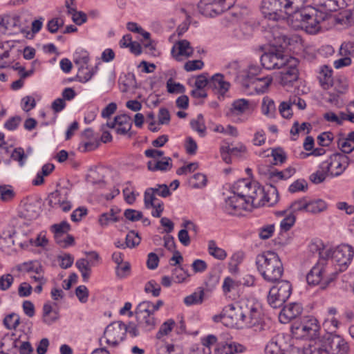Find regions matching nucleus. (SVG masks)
<instances>
[{
  "instance_id": "1",
  "label": "nucleus",
  "mask_w": 354,
  "mask_h": 354,
  "mask_svg": "<svg viewBox=\"0 0 354 354\" xmlns=\"http://www.w3.org/2000/svg\"><path fill=\"white\" fill-rule=\"evenodd\" d=\"M256 265L258 271L264 280L274 283L281 277L283 272V264L278 254L268 251L260 254L256 257Z\"/></svg>"
},
{
  "instance_id": "2",
  "label": "nucleus",
  "mask_w": 354,
  "mask_h": 354,
  "mask_svg": "<svg viewBox=\"0 0 354 354\" xmlns=\"http://www.w3.org/2000/svg\"><path fill=\"white\" fill-rule=\"evenodd\" d=\"M232 194H236L245 201H248L252 207H258L265 204L266 194L263 188L257 183L241 179L232 187ZM270 202V199L266 200Z\"/></svg>"
},
{
  "instance_id": "3",
  "label": "nucleus",
  "mask_w": 354,
  "mask_h": 354,
  "mask_svg": "<svg viewBox=\"0 0 354 354\" xmlns=\"http://www.w3.org/2000/svg\"><path fill=\"white\" fill-rule=\"evenodd\" d=\"M326 19V14L319 12L315 8L303 10L295 12L289 18L288 21L295 29H301L309 34H315L320 30L319 24Z\"/></svg>"
},
{
  "instance_id": "4",
  "label": "nucleus",
  "mask_w": 354,
  "mask_h": 354,
  "mask_svg": "<svg viewBox=\"0 0 354 354\" xmlns=\"http://www.w3.org/2000/svg\"><path fill=\"white\" fill-rule=\"evenodd\" d=\"M319 342V344L310 346V354H321L322 352L327 354H346L349 351L348 343L336 334L326 333Z\"/></svg>"
},
{
  "instance_id": "5",
  "label": "nucleus",
  "mask_w": 354,
  "mask_h": 354,
  "mask_svg": "<svg viewBox=\"0 0 354 354\" xmlns=\"http://www.w3.org/2000/svg\"><path fill=\"white\" fill-rule=\"evenodd\" d=\"M241 300L243 313V324L250 328H255V330L263 329V313L261 304L254 299L242 298Z\"/></svg>"
},
{
  "instance_id": "6",
  "label": "nucleus",
  "mask_w": 354,
  "mask_h": 354,
  "mask_svg": "<svg viewBox=\"0 0 354 354\" xmlns=\"http://www.w3.org/2000/svg\"><path fill=\"white\" fill-rule=\"evenodd\" d=\"M319 328L316 318L306 316L294 320L290 330L296 339H315L319 336Z\"/></svg>"
},
{
  "instance_id": "7",
  "label": "nucleus",
  "mask_w": 354,
  "mask_h": 354,
  "mask_svg": "<svg viewBox=\"0 0 354 354\" xmlns=\"http://www.w3.org/2000/svg\"><path fill=\"white\" fill-rule=\"evenodd\" d=\"M241 308V300L234 304L226 306L221 314L215 315L213 320L215 322H221L229 327L237 326L243 324V313L239 310Z\"/></svg>"
},
{
  "instance_id": "8",
  "label": "nucleus",
  "mask_w": 354,
  "mask_h": 354,
  "mask_svg": "<svg viewBox=\"0 0 354 354\" xmlns=\"http://www.w3.org/2000/svg\"><path fill=\"white\" fill-rule=\"evenodd\" d=\"M292 293V286L288 281H279L270 288L268 295V302L273 308L281 307L290 297Z\"/></svg>"
},
{
  "instance_id": "9",
  "label": "nucleus",
  "mask_w": 354,
  "mask_h": 354,
  "mask_svg": "<svg viewBox=\"0 0 354 354\" xmlns=\"http://www.w3.org/2000/svg\"><path fill=\"white\" fill-rule=\"evenodd\" d=\"M328 263L317 262L306 274V281L309 285H317L322 282L328 285L335 277L337 273L329 272Z\"/></svg>"
},
{
  "instance_id": "10",
  "label": "nucleus",
  "mask_w": 354,
  "mask_h": 354,
  "mask_svg": "<svg viewBox=\"0 0 354 354\" xmlns=\"http://www.w3.org/2000/svg\"><path fill=\"white\" fill-rule=\"evenodd\" d=\"M235 3V0H200L198 9L202 15L213 17L228 10Z\"/></svg>"
},
{
  "instance_id": "11",
  "label": "nucleus",
  "mask_w": 354,
  "mask_h": 354,
  "mask_svg": "<svg viewBox=\"0 0 354 354\" xmlns=\"http://www.w3.org/2000/svg\"><path fill=\"white\" fill-rule=\"evenodd\" d=\"M285 1L286 0H262L261 10L264 17L273 21L288 19Z\"/></svg>"
},
{
  "instance_id": "12",
  "label": "nucleus",
  "mask_w": 354,
  "mask_h": 354,
  "mask_svg": "<svg viewBox=\"0 0 354 354\" xmlns=\"http://www.w3.org/2000/svg\"><path fill=\"white\" fill-rule=\"evenodd\" d=\"M253 110L254 106L250 101L241 98L232 102L226 115L236 123L244 122L248 120Z\"/></svg>"
},
{
  "instance_id": "13",
  "label": "nucleus",
  "mask_w": 354,
  "mask_h": 354,
  "mask_svg": "<svg viewBox=\"0 0 354 354\" xmlns=\"http://www.w3.org/2000/svg\"><path fill=\"white\" fill-rule=\"evenodd\" d=\"M71 190L66 187H59L50 193L48 196V205L55 209H61L67 212L72 208V203L70 198Z\"/></svg>"
},
{
  "instance_id": "14",
  "label": "nucleus",
  "mask_w": 354,
  "mask_h": 354,
  "mask_svg": "<svg viewBox=\"0 0 354 354\" xmlns=\"http://www.w3.org/2000/svg\"><path fill=\"white\" fill-rule=\"evenodd\" d=\"M324 168L328 171L333 177L339 176L344 173L350 165L351 160L347 155L335 153L329 158L324 161Z\"/></svg>"
},
{
  "instance_id": "15",
  "label": "nucleus",
  "mask_w": 354,
  "mask_h": 354,
  "mask_svg": "<svg viewBox=\"0 0 354 354\" xmlns=\"http://www.w3.org/2000/svg\"><path fill=\"white\" fill-rule=\"evenodd\" d=\"M353 256V248L348 244H342L336 248L332 249L328 260L330 261L331 264L336 263L339 266V271H342L351 263Z\"/></svg>"
},
{
  "instance_id": "16",
  "label": "nucleus",
  "mask_w": 354,
  "mask_h": 354,
  "mask_svg": "<svg viewBox=\"0 0 354 354\" xmlns=\"http://www.w3.org/2000/svg\"><path fill=\"white\" fill-rule=\"evenodd\" d=\"M127 332V326L121 322H113L108 325L104 332L103 338L106 344L116 346L122 342Z\"/></svg>"
},
{
  "instance_id": "17",
  "label": "nucleus",
  "mask_w": 354,
  "mask_h": 354,
  "mask_svg": "<svg viewBox=\"0 0 354 354\" xmlns=\"http://www.w3.org/2000/svg\"><path fill=\"white\" fill-rule=\"evenodd\" d=\"M291 57L285 55L279 50H270L261 57V63L268 70L280 69L285 66Z\"/></svg>"
},
{
  "instance_id": "18",
  "label": "nucleus",
  "mask_w": 354,
  "mask_h": 354,
  "mask_svg": "<svg viewBox=\"0 0 354 354\" xmlns=\"http://www.w3.org/2000/svg\"><path fill=\"white\" fill-rule=\"evenodd\" d=\"M248 201H245L236 194H232L231 196L225 198L223 205V211L230 215H239L241 210L250 211L253 209Z\"/></svg>"
},
{
  "instance_id": "19",
  "label": "nucleus",
  "mask_w": 354,
  "mask_h": 354,
  "mask_svg": "<svg viewBox=\"0 0 354 354\" xmlns=\"http://www.w3.org/2000/svg\"><path fill=\"white\" fill-rule=\"evenodd\" d=\"M299 61L295 57H290L289 62L283 66L280 72V84L286 86L297 80L299 71L297 66Z\"/></svg>"
},
{
  "instance_id": "20",
  "label": "nucleus",
  "mask_w": 354,
  "mask_h": 354,
  "mask_svg": "<svg viewBox=\"0 0 354 354\" xmlns=\"http://www.w3.org/2000/svg\"><path fill=\"white\" fill-rule=\"evenodd\" d=\"M153 314V313L147 309L144 305L139 304L136 307V315L138 325L145 331H151L156 326L157 321Z\"/></svg>"
},
{
  "instance_id": "21",
  "label": "nucleus",
  "mask_w": 354,
  "mask_h": 354,
  "mask_svg": "<svg viewBox=\"0 0 354 354\" xmlns=\"http://www.w3.org/2000/svg\"><path fill=\"white\" fill-rule=\"evenodd\" d=\"M308 251L315 258H319L318 262L326 263L329 259L332 252V248H326L323 241L320 239L313 240L308 245Z\"/></svg>"
},
{
  "instance_id": "22",
  "label": "nucleus",
  "mask_w": 354,
  "mask_h": 354,
  "mask_svg": "<svg viewBox=\"0 0 354 354\" xmlns=\"http://www.w3.org/2000/svg\"><path fill=\"white\" fill-rule=\"evenodd\" d=\"M316 10L326 14V17L332 12L346 6L344 0H313Z\"/></svg>"
},
{
  "instance_id": "23",
  "label": "nucleus",
  "mask_w": 354,
  "mask_h": 354,
  "mask_svg": "<svg viewBox=\"0 0 354 354\" xmlns=\"http://www.w3.org/2000/svg\"><path fill=\"white\" fill-rule=\"evenodd\" d=\"M303 311V308L300 304L292 303L283 308L279 315V319L281 323L286 324L291 320L298 319Z\"/></svg>"
},
{
  "instance_id": "24",
  "label": "nucleus",
  "mask_w": 354,
  "mask_h": 354,
  "mask_svg": "<svg viewBox=\"0 0 354 354\" xmlns=\"http://www.w3.org/2000/svg\"><path fill=\"white\" fill-rule=\"evenodd\" d=\"M194 52L193 48L191 46L190 43L185 39L178 41L171 49V54L176 60H180V57L184 56L189 57L192 55Z\"/></svg>"
},
{
  "instance_id": "25",
  "label": "nucleus",
  "mask_w": 354,
  "mask_h": 354,
  "mask_svg": "<svg viewBox=\"0 0 354 354\" xmlns=\"http://www.w3.org/2000/svg\"><path fill=\"white\" fill-rule=\"evenodd\" d=\"M270 77H256L248 82H243L244 86L254 90L257 93H263L272 82Z\"/></svg>"
},
{
  "instance_id": "26",
  "label": "nucleus",
  "mask_w": 354,
  "mask_h": 354,
  "mask_svg": "<svg viewBox=\"0 0 354 354\" xmlns=\"http://www.w3.org/2000/svg\"><path fill=\"white\" fill-rule=\"evenodd\" d=\"M245 347L234 342H220L218 343L216 351L218 354H234L243 353Z\"/></svg>"
},
{
  "instance_id": "27",
  "label": "nucleus",
  "mask_w": 354,
  "mask_h": 354,
  "mask_svg": "<svg viewBox=\"0 0 354 354\" xmlns=\"http://www.w3.org/2000/svg\"><path fill=\"white\" fill-rule=\"evenodd\" d=\"M230 86V83L224 80V77L221 73H216L209 79V88L221 95L228 91Z\"/></svg>"
},
{
  "instance_id": "28",
  "label": "nucleus",
  "mask_w": 354,
  "mask_h": 354,
  "mask_svg": "<svg viewBox=\"0 0 354 354\" xmlns=\"http://www.w3.org/2000/svg\"><path fill=\"white\" fill-rule=\"evenodd\" d=\"M284 340L281 335H277L272 337L265 348L266 354H283Z\"/></svg>"
},
{
  "instance_id": "29",
  "label": "nucleus",
  "mask_w": 354,
  "mask_h": 354,
  "mask_svg": "<svg viewBox=\"0 0 354 354\" xmlns=\"http://www.w3.org/2000/svg\"><path fill=\"white\" fill-rule=\"evenodd\" d=\"M13 337L14 335L5 336L1 345L8 344V342H11L13 347H19L20 354H30L32 352V347L28 342H21L17 339H14Z\"/></svg>"
},
{
  "instance_id": "30",
  "label": "nucleus",
  "mask_w": 354,
  "mask_h": 354,
  "mask_svg": "<svg viewBox=\"0 0 354 354\" xmlns=\"http://www.w3.org/2000/svg\"><path fill=\"white\" fill-rule=\"evenodd\" d=\"M307 214H318L326 211L328 208L326 202L320 198L310 199L307 197Z\"/></svg>"
},
{
  "instance_id": "31",
  "label": "nucleus",
  "mask_w": 354,
  "mask_h": 354,
  "mask_svg": "<svg viewBox=\"0 0 354 354\" xmlns=\"http://www.w3.org/2000/svg\"><path fill=\"white\" fill-rule=\"evenodd\" d=\"M333 70L327 66H323L318 76L321 86L325 89L328 90L330 88L331 85L333 84Z\"/></svg>"
},
{
  "instance_id": "32",
  "label": "nucleus",
  "mask_w": 354,
  "mask_h": 354,
  "mask_svg": "<svg viewBox=\"0 0 354 354\" xmlns=\"http://www.w3.org/2000/svg\"><path fill=\"white\" fill-rule=\"evenodd\" d=\"M148 169L152 171H169L172 167V160L169 157H164L161 160L149 161L147 162Z\"/></svg>"
},
{
  "instance_id": "33",
  "label": "nucleus",
  "mask_w": 354,
  "mask_h": 354,
  "mask_svg": "<svg viewBox=\"0 0 354 354\" xmlns=\"http://www.w3.org/2000/svg\"><path fill=\"white\" fill-rule=\"evenodd\" d=\"M115 122L118 123L116 132L119 134L124 135L131 129V119L126 114L115 116Z\"/></svg>"
},
{
  "instance_id": "34",
  "label": "nucleus",
  "mask_w": 354,
  "mask_h": 354,
  "mask_svg": "<svg viewBox=\"0 0 354 354\" xmlns=\"http://www.w3.org/2000/svg\"><path fill=\"white\" fill-rule=\"evenodd\" d=\"M42 266L37 261H29L16 266V269L21 272L39 273Z\"/></svg>"
},
{
  "instance_id": "35",
  "label": "nucleus",
  "mask_w": 354,
  "mask_h": 354,
  "mask_svg": "<svg viewBox=\"0 0 354 354\" xmlns=\"http://www.w3.org/2000/svg\"><path fill=\"white\" fill-rule=\"evenodd\" d=\"M59 318L58 313L54 310L49 303L44 304L43 306L42 320L47 325H50Z\"/></svg>"
},
{
  "instance_id": "36",
  "label": "nucleus",
  "mask_w": 354,
  "mask_h": 354,
  "mask_svg": "<svg viewBox=\"0 0 354 354\" xmlns=\"http://www.w3.org/2000/svg\"><path fill=\"white\" fill-rule=\"evenodd\" d=\"M307 197H301L290 203L288 207L290 212L296 215L298 214L307 213Z\"/></svg>"
},
{
  "instance_id": "37",
  "label": "nucleus",
  "mask_w": 354,
  "mask_h": 354,
  "mask_svg": "<svg viewBox=\"0 0 354 354\" xmlns=\"http://www.w3.org/2000/svg\"><path fill=\"white\" fill-rule=\"evenodd\" d=\"M90 60L88 53L81 50L75 52L73 55V62L78 66V68L88 69V64Z\"/></svg>"
},
{
  "instance_id": "38",
  "label": "nucleus",
  "mask_w": 354,
  "mask_h": 354,
  "mask_svg": "<svg viewBox=\"0 0 354 354\" xmlns=\"http://www.w3.org/2000/svg\"><path fill=\"white\" fill-rule=\"evenodd\" d=\"M20 215L24 218L32 221L36 219L39 215V210L38 207L32 204L28 203L24 205L23 210L21 211Z\"/></svg>"
},
{
  "instance_id": "39",
  "label": "nucleus",
  "mask_w": 354,
  "mask_h": 354,
  "mask_svg": "<svg viewBox=\"0 0 354 354\" xmlns=\"http://www.w3.org/2000/svg\"><path fill=\"white\" fill-rule=\"evenodd\" d=\"M307 0H286V10L288 11V19L295 12H301L299 10L304 6Z\"/></svg>"
},
{
  "instance_id": "40",
  "label": "nucleus",
  "mask_w": 354,
  "mask_h": 354,
  "mask_svg": "<svg viewBox=\"0 0 354 354\" xmlns=\"http://www.w3.org/2000/svg\"><path fill=\"white\" fill-rule=\"evenodd\" d=\"M261 111L263 115L274 118L277 112L274 100L268 97H264L262 102Z\"/></svg>"
},
{
  "instance_id": "41",
  "label": "nucleus",
  "mask_w": 354,
  "mask_h": 354,
  "mask_svg": "<svg viewBox=\"0 0 354 354\" xmlns=\"http://www.w3.org/2000/svg\"><path fill=\"white\" fill-rule=\"evenodd\" d=\"M336 22L345 27L354 25V13L351 10H344L336 18Z\"/></svg>"
},
{
  "instance_id": "42",
  "label": "nucleus",
  "mask_w": 354,
  "mask_h": 354,
  "mask_svg": "<svg viewBox=\"0 0 354 354\" xmlns=\"http://www.w3.org/2000/svg\"><path fill=\"white\" fill-rule=\"evenodd\" d=\"M261 68L257 64H251L248 66L247 69L242 71V78L243 82H248L254 78L261 72Z\"/></svg>"
},
{
  "instance_id": "43",
  "label": "nucleus",
  "mask_w": 354,
  "mask_h": 354,
  "mask_svg": "<svg viewBox=\"0 0 354 354\" xmlns=\"http://www.w3.org/2000/svg\"><path fill=\"white\" fill-rule=\"evenodd\" d=\"M208 252L211 256L218 260H223L227 257L226 252L223 249L218 248L214 240L208 241Z\"/></svg>"
},
{
  "instance_id": "44",
  "label": "nucleus",
  "mask_w": 354,
  "mask_h": 354,
  "mask_svg": "<svg viewBox=\"0 0 354 354\" xmlns=\"http://www.w3.org/2000/svg\"><path fill=\"white\" fill-rule=\"evenodd\" d=\"M116 214L117 212L113 208L111 209L109 212L102 214L98 220L100 225L102 227H105L111 223L118 221L119 218L117 216Z\"/></svg>"
},
{
  "instance_id": "45",
  "label": "nucleus",
  "mask_w": 354,
  "mask_h": 354,
  "mask_svg": "<svg viewBox=\"0 0 354 354\" xmlns=\"http://www.w3.org/2000/svg\"><path fill=\"white\" fill-rule=\"evenodd\" d=\"M324 162H322L319 167V169L310 176V180L314 184H319L324 182L329 174L328 171L324 168Z\"/></svg>"
},
{
  "instance_id": "46",
  "label": "nucleus",
  "mask_w": 354,
  "mask_h": 354,
  "mask_svg": "<svg viewBox=\"0 0 354 354\" xmlns=\"http://www.w3.org/2000/svg\"><path fill=\"white\" fill-rule=\"evenodd\" d=\"M204 297V290L200 289L197 292L185 297L184 298V303L185 305L189 306L192 305H197L202 304Z\"/></svg>"
},
{
  "instance_id": "47",
  "label": "nucleus",
  "mask_w": 354,
  "mask_h": 354,
  "mask_svg": "<svg viewBox=\"0 0 354 354\" xmlns=\"http://www.w3.org/2000/svg\"><path fill=\"white\" fill-rule=\"evenodd\" d=\"M75 266L81 272L83 280L86 281L91 274L89 261L86 259H80L76 261Z\"/></svg>"
},
{
  "instance_id": "48",
  "label": "nucleus",
  "mask_w": 354,
  "mask_h": 354,
  "mask_svg": "<svg viewBox=\"0 0 354 354\" xmlns=\"http://www.w3.org/2000/svg\"><path fill=\"white\" fill-rule=\"evenodd\" d=\"M3 323L6 328L15 329L19 325L20 317L17 314L12 313L5 317Z\"/></svg>"
},
{
  "instance_id": "49",
  "label": "nucleus",
  "mask_w": 354,
  "mask_h": 354,
  "mask_svg": "<svg viewBox=\"0 0 354 354\" xmlns=\"http://www.w3.org/2000/svg\"><path fill=\"white\" fill-rule=\"evenodd\" d=\"M16 234V231L15 230H11L8 232H3V237L0 239V245L1 250L7 253H9V251L6 250L3 245V242L8 244V247H10L12 245H15V241L14 239V236Z\"/></svg>"
},
{
  "instance_id": "50",
  "label": "nucleus",
  "mask_w": 354,
  "mask_h": 354,
  "mask_svg": "<svg viewBox=\"0 0 354 354\" xmlns=\"http://www.w3.org/2000/svg\"><path fill=\"white\" fill-rule=\"evenodd\" d=\"M15 196V193L11 185H0V198L3 202L12 201Z\"/></svg>"
},
{
  "instance_id": "51",
  "label": "nucleus",
  "mask_w": 354,
  "mask_h": 354,
  "mask_svg": "<svg viewBox=\"0 0 354 354\" xmlns=\"http://www.w3.org/2000/svg\"><path fill=\"white\" fill-rule=\"evenodd\" d=\"M337 147L342 152V154L346 155L354 151V144L351 140H348L346 136L345 138H339L337 141Z\"/></svg>"
},
{
  "instance_id": "52",
  "label": "nucleus",
  "mask_w": 354,
  "mask_h": 354,
  "mask_svg": "<svg viewBox=\"0 0 354 354\" xmlns=\"http://www.w3.org/2000/svg\"><path fill=\"white\" fill-rule=\"evenodd\" d=\"M206 183V176L201 173L194 174L189 181L190 186L193 188H201L205 186Z\"/></svg>"
},
{
  "instance_id": "53",
  "label": "nucleus",
  "mask_w": 354,
  "mask_h": 354,
  "mask_svg": "<svg viewBox=\"0 0 354 354\" xmlns=\"http://www.w3.org/2000/svg\"><path fill=\"white\" fill-rule=\"evenodd\" d=\"M157 198L154 195V190L152 188H147L144 194V204L147 209H150L154 204L157 203Z\"/></svg>"
},
{
  "instance_id": "54",
  "label": "nucleus",
  "mask_w": 354,
  "mask_h": 354,
  "mask_svg": "<svg viewBox=\"0 0 354 354\" xmlns=\"http://www.w3.org/2000/svg\"><path fill=\"white\" fill-rule=\"evenodd\" d=\"M140 237L138 233L133 230L130 231L126 236L125 242L127 248H134L140 243Z\"/></svg>"
},
{
  "instance_id": "55",
  "label": "nucleus",
  "mask_w": 354,
  "mask_h": 354,
  "mask_svg": "<svg viewBox=\"0 0 354 354\" xmlns=\"http://www.w3.org/2000/svg\"><path fill=\"white\" fill-rule=\"evenodd\" d=\"M189 277H191V274L180 266L176 267L172 270V277L178 283L184 281Z\"/></svg>"
},
{
  "instance_id": "56",
  "label": "nucleus",
  "mask_w": 354,
  "mask_h": 354,
  "mask_svg": "<svg viewBox=\"0 0 354 354\" xmlns=\"http://www.w3.org/2000/svg\"><path fill=\"white\" fill-rule=\"evenodd\" d=\"M167 89L169 93H183L185 91V86L180 83L174 82L172 78L167 80Z\"/></svg>"
},
{
  "instance_id": "57",
  "label": "nucleus",
  "mask_w": 354,
  "mask_h": 354,
  "mask_svg": "<svg viewBox=\"0 0 354 354\" xmlns=\"http://www.w3.org/2000/svg\"><path fill=\"white\" fill-rule=\"evenodd\" d=\"M190 125L194 131H196L201 134H203L205 131V126L204 124V118L202 114L198 115L196 119L192 120Z\"/></svg>"
},
{
  "instance_id": "58",
  "label": "nucleus",
  "mask_w": 354,
  "mask_h": 354,
  "mask_svg": "<svg viewBox=\"0 0 354 354\" xmlns=\"http://www.w3.org/2000/svg\"><path fill=\"white\" fill-rule=\"evenodd\" d=\"M54 234H66L70 230L71 227L67 221H62L60 223L54 224L50 227Z\"/></svg>"
},
{
  "instance_id": "59",
  "label": "nucleus",
  "mask_w": 354,
  "mask_h": 354,
  "mask_svg": "<svg viewBox=\"0 0 354 354\" xmlns=\"http://www.w3.org/2000/svg\"><path fill=\"white\" fill-rule=\"evenodd\" d=\"M308 189V183L304 179H298L293 182L289 187L288 190L291 193L297 192H305Z\"/></svg>"
},
{
  "instance_id": "60",
  "label": "nucleus",
  "mask_w": 354,
  "mask_h": 354,
  "mask_svg": "<svg viewBox=\"0 0 354 354\" xmlns=\"http://www.w3.org/2000/svg\"><path fill=\"white\" fill-rule=\"evenodd\" d=\"M296 216L292 213H289L285 218H283L281 223L280 227L284 232L288 231L295 224Z\"/></svg>"
},
{
  "instance_id": "61",
  "label": "nucleus",
  "mask_w": 354,
  "mask_h": 354,
  "mask_svg": "<svg viewBox=\"0 0 354 354\" xmlns=\"http://www.w3.org/2000/svg\"><path fill=\"white\" fill-rule=\"evenodd\" d=\"M145 290L147 293L151 292L153 297H158L160 295L161 288L155 280H151L146 283Z\"/></svg>"
},
{
  "instance_id": "62",
  "label": "nucleus",
  "mask_w": 354,
  "mask_h": 354,
  "mask_svg": "<svg viewBox=\"0 0 354 354\" xmlns=\"http://www.w3.org/2000/svg\"><path fill=\"white\" fill-rule=\"evenodd\" d=\"M174 324L175 323L172 319H169L164 322L159 328V330L156 334V337L158 339H160L164 335H167L169 332L171 331Z\"/></svg>"
},
{
  "instance_id": "63",
  "label": "nucleus",
  "mask_w": 354,
  "mask_h": 354,
  "mask_svg": "<svg viewBox=\"0 0 354 354\" xmlns=\"http://www.w3.org/2000/svg\"><path fill=\"white\" fill-rule=\"evenodd\" d=\"M274 231V224H268L263 225L259 229V236L261 239L266 240L270 238Z\"/></svg>"
},
{
  "instance_id": "64",
  "label": "nucleus",
  "mask_w": 354,
  "mask_h": 354,
  "mask_svg": "<svg viewBox=\"0 0 354 354\" xmlns=\"http://www.w3.org/2000/svg\"><path fill=\"white\" fill-rule=\"evenodd\" d=\"M339 54L342 56L354 55V42H344L339 48Z\"/></svg>"
}]
</instances>
